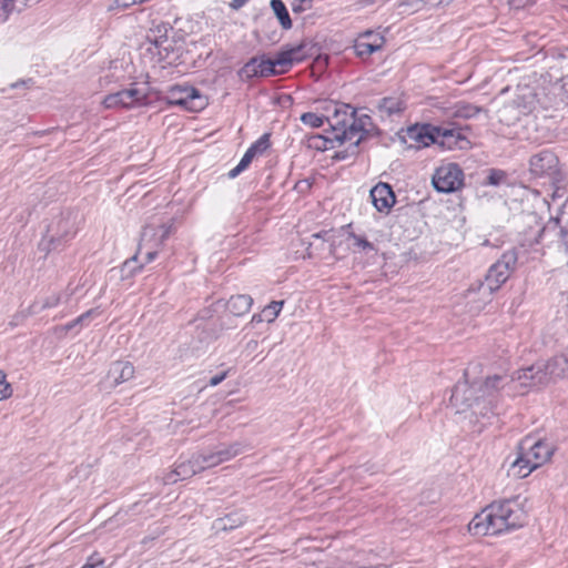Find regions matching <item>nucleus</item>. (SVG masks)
Segmentation results:
<instances>
[{"instance_id": "1", "label": "nucleus", "mask_w": 568, "mask_h": 568, "mask_svg": "<svg viewBox=\"0 0 568 568\" xmlns=\"http://www.w3.org/2000/svg\"><path fill=\"white\" fill-rule=\"evenodd\" d=\"M526 498L495 501L477 514L469 523L474 536L499 535L523 527L527 520Z\"/></svg>"}, {"instance_id": "2", "label": "nucleus", "mask_w": 568, "mask_h": 568, "mask_svg": "<svg viewBox=\"0 0 568 568\" xmlns=\"http://www.w3.org/2000/svg\"><path fill=\"white\" fill-rule=\"evenodd\" d=\"M325 110L327 114L325 120L333 131V138L339 143L348 142L353 148H357L371 126V118L362 115L356 118L355 110L348 104L329 102Z\"/></svg>"}, {"instance_id": "3", "label": "nucleus", "mask_w": 568, "mask_h": 568, "mask_svg": "<svg viewBox=\"0 0 568 568\" xmlns=\"http://www.w3.org/2000/svg\"><path fill=\"white\" fill-rule=\"evenodd\" d=\"M305 47L304 43L286 47L273 59L266 58L265 55L252 58L241 69L240 74L245 78H253L284 73L294 63L305 59Z\"/></svg>"}, {"instance_id": "4", "label": "nucleus", "mask_w": 568, "mask_h": 568, "mask_svg": "<svg viewBox=\"0 0 568 568\" xmlns=\"http://www.w3.org/2000/svg\"><path fill=\"white\" fill-rule=\"evenodd\" d=\"M469 376L470 369L468 368L465 371V381L457 383L453 389L450 405L456 408L457 413L478 407L480 399L491 396L505 379L504 376L494 375L486 377L484 381L469 383Z\"/></svg>"}, {"instance_id": "5", "label": "nucleus", "mask_w": 568, "mask_h": 568, "mask_svg": "<svg viewBox=\"0 0 568 568\" xmlns=\"http://www.w3.org/2000/svg\"><path fill=\"white\" fill-rule=\"evenodd\" d=\"M568 374V349L551 357L547 362H537L518 369L511 377L523 387L545 386L550 382L566 377Z\"/></svg>"}, {"instance_id": "6", "label": "nucleus", "mask_w": 568, "mask_h": 568, "mask_svg": "<svg viewBox=\"0 0 568 568\" xmlns=\"http://www.w3.org/2000/svg\"><path fill=\"white\" fill-rule=\"evenodd\" d=\"M552 453L554 447L548 442L527 437L521 440L519 455L511 463L509 471L518 478H525L532 470L547 463Z\"/></svg>"}, {"instance_id": "7", "label": "nucleus", "mask_w": 568, "mask_h": 568, "mask_svg": "<svg viewBox=\"0 0 568 568\" xmlns=\"http://www.w3.org/2000/svg\"><path fill=\"white\" fill-rule=\"evenodd\" d=\"M77 233L75 219L71 213L54 216L47 226V231L39 242V251L45 255L63 248Z\"/></svg>"}, {"instance_id": "8", "label": "nucleus", "mask_w": 568, "mask_h": 568, "mask_svg": "<svg viewBox=\"0 0 568 568\" xmlns=\"http://www.w3.org/2000/svg\"><path fill=\"white\" fill-rule=\"evenodd\" d=\"M416 139L426 146L435 143L447 150H463L469 144L459 130L437 125L422 126Z\"/></svg>"}, {"instance_id": "9", "label": "nucleus", "mask_w": 568, "mask_h": 568, "mask_svg": "<svg viewBox=\"0 0 568 568\" xmlns=\"http://www.w3.org/2000/svg\"><path fill=\"white\" fill-rule=\"evenodd\" d=\"M515 263L516 256L507 253L490 266L485 277V283H479L478 285V291L481 292L487 301L508 280Z\"/></svg>"}, {"instance_id": "10", "label": "nucleus", "mask_w": 568, "mask_h": 568, "mask_svg": "<svg viewBox=\"0 0 568 568\" xmlns=\"http://www.w3.org/2000/svg\"><path fill=\"white\" fill-rule=\"evenodd\" d=\"M169 234L170 226L165 224L146 225L141 233L139 247L133 260H136L140 255H144L145 263L152 262L158 255L159 248L169 236Z\"/></svg>"}, {"instance_id": "11", "label": "nucleus", "mask_w": 568, "mask_h": 568, "mask_svg": "<svg viewBox=\"0 0 568 568\" xmlns=\"http://www.w3.org/2000/svg\"><path fill=\"white\" fill-rule=\"evenodd\" d=\"M164 100L172 105L181 106L191 112H197L205 108L206 99L193 87L173 85L171 87Z\"/></svg>"}, {"instance_id": "12", "label": "nucleus", "mask_w": 568, "mask_h": 568, "mask_svg": "<svg viewBox=\"0 0 568 568\" xmlns=\"http://www.w3.org/2000/svg\"><path fill=\"white\" fill-rule=\"evenodd\" d=\"M464 173L456 163H445L433 174V185L442 193H450L463 185Z\"/></svg>"}, {"instance_id": "13", "label": "nucleus", "mask_w": 568, "mask_h": 568, "mask_svg": "<svg viewBox=\"0 0 568 568\" xmlns=\"http://www.w3.org/2000/svg\"><path fill=\"white\" fill-rule=\"evenodd\" d=\"M372 203L378 212H388L396 202L389 184L379 182L369 192Z\"/></svg>"}, {"instance_id": "14", "label": "nucleus", "mask_w": 568, "mask_h": 568, "mask_svg": "<svg viewBox=\"0 0 568 568\" xmlns=\"http://www.w3.org/2000/svg\"><path fill=\"white\" fill-rule=\"evenodd\" d=\"M557 163V156L551 151L544 150L530 158V172L536 176H542L552 172Z\"/></svg>"}, {"instance_id": "15", "label": "nucleus", "mask_w": 568, "mask_h": 568, "mask_svg": "<svg viewBox=\"0 0 568 568\" xmlns=\"http://www.w3.org/2000/svg\"><path fill=\"white\" fill-rule=\"evenodd\" d=\"M384 44V38L371 31L362 34L355 42L354 49L358 57H368L379 50Z\"/></svg>"}, {"instance_id": "16", "label": "nucleus", "mask_w": 568, "mask_h": 568, "mask_svg": "<svg viewBox=\"0 0 568 568\" xmlns=\"http://www.w3.org/2000/svg\"><path fill=\"white\" fill-rule=\"evenodd\" d=\"M134 366L126 361L114 362L108 372V378L112 381L113 386H118L133 378Z\"/></svg>"}, {"instance_id": "17", "label": "nucleus", "mask_w": 568, "mask_h": 568, "mask_svg": "<svg viewBox=\"0 0 568 568\" xmlns=\"http://www.w3.org/2000/svg\"><path fill=\"white\" fill-rule=\"evenodd\" d=\"M116 93L121 99L122 108L126 109L141 104L148 98L146 91L136 87H131Z\"/></svg>"}, {"instance_id": "18", "label": "nucleus", "mask_w": 568, "mask_h": 568, "mask_svg": "<svg viewBox=\"0 0 568 568\" xmlns=\"http://www.w3.org/2000/svg\"><path fill=\"white\" fill-rule=\"evenodd\" d=\"M253 298L250 295L241 294L232 296L227 304V311L235 315V316H242L246 314L252 306Z\"/></svg>"}, {"instance_id": "19", "label": "nucleus", "mask_w": 568, "mask_h": 568, "mask_svg": "<svg viewBox=\"0 0 568 568\" xmlns=\"http://www.w3.org/2000/svg\"><path fill=\"white\" fill-rule=\"evenodd\" d=\"M245 518L240 513L230 514L223 518H219L214 521V528L216 530H230L243 525Z\"/></svg>"}, {"instance_id": "20", "label": "nucleus", "mask_w": 568, "mask_h": 568, "mask_svg": "<svg viewBox=\"0 0 568 568\" xmlns=\"http://www.w3.org/2000/svg\"><path fill=\"white\" fill-rule=\"evenodd\" d=\"M377 106L381 113L389 116L402 112L404 109V102L399 98L389 97L382 99Z\"/></svg>"}, {"instance_id": "21", "label": "nucleus", "mask_w": 568, "mask_h": 568, "mask_svg": "<svg viewBox=\"0 0 568 568\" xmlns=\"http://www.w3.org/2000/svg\"><path fill=\"white\" fill-rule=\"evenodd\" d=\"M178 475H180L181 479L190 478L202 471V467L199 466L197 460L194 455L191 456L186 462H182L176 465Z\"/></svg>"}, {"instance_id": "22", "label": "nucleus", "mask_w": 568, "mask_h": 568, "mask_svg": "<svg viewBox=\"0 0 568 568\" xmlns=\"http://www.w3.org/2000/svg\"><path fill=\"white\" fill-rule=\"evenodd\" d=\"M271 8L277 17L281 26L284 29H291L292 20L290 18L288 11L282 0H272Z\"/></svg>"}, {"instance_id": "23", "label": "nucleus", "mask_w": 568, "mask_h": 568, "mask_svg": "<svg viewBox=\"0 0 568 568\" xmlns=\"http://www.w3.org/2000/svg\"><path fill=\"white\" fill-rule=\"evenodd\" d=\"M214 452L216 454L219 463L222 464L241 454L242 445L240 443H233L227 446H221Z\"/></svg>"}, {"instance_id": "24", "label": "nucleus", "mask_w": 568, "mask_h": 568, "mask_svg": "<svg viewBox=\"0 0 568 568\" xmlns=\"http://www.w3.org/2000/svg\"><path fill=\"white\" fill-rule=\"evenodd\" d=\"M481 109L470 103L460 102L454 108V116L462 119H470L477 115Z\"/></svg>"}, {"instance_id": "25", "label": "nucleus", "mask_w": 568, "mask_h": 568, "mask_svg": "<svg viewBox=\"0 0 568 568\" xmlns=\"http://www.w3.org/2000/svg\"><path fill=\"white\" fill-rule=\"evenodd\" d=\"M199 466L202 467V471L220 465L215 452H202L194 454Z\"/></svg>"}, {"instance_id": "26", "label": "nucleus", "mask_w": 568, "mask_h": 568, "mask_svg": "<svg viewBox=\"0 0 568 568\" xmlns=\"http://www.w3.org/2000/svg\"><path fill=\"white\" fill-rule=\"evenodd\" d=\"M72 294H73V292H70V293H68V292H65V293H52V294L48 295L47 297H44L41 301L40 308L44 310V308L55 307V306H58L61 303L63 296L69 298Z\"/></svg>"}, {"instance_id": "27", "label": "nucleus", "mask_w": 568, "mask_h": 568, "mask_svg": "<svg viewBox=\"0 0 568 568\" xmlns=\"http://www.w3.org/2000/svg\"><path fill=\"white\" fill-rule=\"evenodd\" d=\"M348 240L352 241L353 246L357 247L361 251H364V252L376 251L373 243L367 241L364 236H361V235H357V234L351 232L348 234Z\"/></svg>"}, {"instance_id": "28", "label": "nucleus", "mask_w": 568, "mask_h": 568, "mask_svg": "<svg viewBox=\"0 0 568 568\" xmlns=\"http://www.w3.org/2000/svg\"><path fill=\"white\" fill-rule=\"evenodd\" d=\"M283 304H284L283 301H280V302L274 301L271 304H268L266 307H264V310L262 312H263V316H264L265 321L268 323L274 322L275 318L278 316Z\"/></svg>"}, {"instance_id": "29", "label": "nucleus", "mask_w": 568, "mask_h": 568, "mask_svg": "<svg viewBox=\"0 0 568 568\" xmlns=\"http://www.w3.org/2000/svg\"><path fill=\"white\" fill-rule=\"evenodd\" d=\"M325 116L318 115L314 112H306L301 115V121L311 126V128H320L323 125Z\"/></svg>"}, {"instance_id": "30", "label": "nucleus", "mask_w": 568, "mask_h": 568, "mask_svg": "<svg viewBox=\"0 0 568 568\" xmlns=\"http://www.w3.org/2000/svg\"><path fill=\"white\" fill-rule=\"evenodd\" d=\"M254 158L255 156L252 153L246 151L245 154L243 155V158L241 159L240 163L234 169H232L230 171L229 176L230 178L237 176L241 172H243L251 164V162Z\"/></svg>"}, {"instance_id": "31", "label": "nucleus", "mask_w": 568, "mask_h": 568, "mask_svg": "<svg viewBox=\"0 0 568 568\" xmlns=\"http://www.w3.org/2000/svg\"><path fill=\"white\" fill-rule=\"evenodd\" d=\"M268 146V135L264 134L255 143H253L247 151L256 156L257 154H262L264 151H266Z\"/></svg>"}, {"instance_id": "32", "label": "nucleus", "mask_w": 568, "mask_h": 568, "mask_svg": "<svg viewBox=\"0 0 568 568\" xmlns=\"http://www.w3.org/2000/svg\"><path fill=\"white\" fill-rule=\"evenodd\" d=\"M506 178V174L501 170H490L487 175V184L488 185H499Z\"/></svg>"}, {"instance_id": "33", "label": "nucleus", "mask_w": 568, "mask_h": 568, "mask_svg": "<svg viewBox=\"0 0 568 568\" xmlns=\"http://www.w3.org/2000/svg\"><path fill=\"white\" fill-rule=\"evenodd\" d=\"M102 104L104 105L105 109L122 108L121 99L119 98L116 92L108 94L103 99Z\"/></svg>"}, {"instance_id": "34", "label": "nucleus", "mask_w": 568, "mask_h": 568, "mask_svg": "<svg viewBox=\"0 0 568 568\" xmlns=\"http://www.w3.org/2000/svg\"><path fill=\"white\" fill-rule=\"evenodd\" d=\"M179 480H182V479H181L180 475H178V468L176 467L174 469H171V470L166 471L163 475V477H162V481L165 485L175 484Z\"/></svg>"}, {"instance_id": "35", "label": "nucleus", "mask_w": 568, "mask_h": 568, "mask_svg": "<svg viewBox=\"0 0 568 568\" xmlns=\"http://www.w3.org/2000/svg\"><path fill=\"white\" fill-rule=\"evenodd\" d=\"M12 395L10 384L6 382V378H0V400L9 398Z\"/></svg>"}, {"instance_id": "36", "label": "nucleus", "mask_w": 568, "mask_h": 568, "mask_svg": "<svg viewBox=\"0 0 568 568\" xmlns=\"http://www.w3.org/2000/svg\"><path fill=\"white\" fill-rule=\"evenodd\" d=\"M226 376H227V372H223L219 375H215V376L211 377L209 385L217 386L220 383H222L226 378Z\"/></svg>"}, {"instance_id": "37", "label": "nucleus", "mask_w": 568, "mask_h": 568, "mask_svg": "<svg viewBox=\"0 0 568 568\" xmlns=\"http://www.w3.org/2000/svg\"><path fill=\"white\" fill-rule=\"evenodd\" d=\"M93 314V311H88L81 316H79L73 323L68 325V328H72L75 324L83 323L84 321L89 320Z\"/></svg>"}, {"instance_id": "38", "label": "nucleus", "mask_w": 568, "mask_h": 568, "mask_svg": "<svg viewBox=\"0 0 568 568\" xmlns=\"http://www.w3.org/2000/svg\"><path fill=\"white\" fill-rule=\"evenodd\" d=\"M82 568H103V560L90 558V561L87 562Z\"/></svg>"}, {"instance_id": "39", "label": "nucleus", "mask_w": 568, "mask_h": 568, "mask_svg": "<svg viewBox=\"0 0 568 568\" xmlns=\"http://www.w3.org/2000/svg\"><path fill=\"white\" fill-rule=\"evenodd\" d=\"M327 139H324L323 136L321 135H316V136H313L311 139V141H313V145L316 148V149H321V148H325V142H326Z\"/></svg>"}, {"instance_id": "40", "label": "nucleus", "mask_w": 568, "mask_h": 568, "mask_svg": "<svg viewBox=\"0 0 568 568\" xmlns=\"http://www.w3.org/2000/svg\"><path fill=\"white\" fill-rule=\"evenodd\" d=\"M508 2L513 8L519 9L532 2V0H508Z\"/></svg>"}, {"instance_id": "41", "label": "nucleus", "mask_w": 568, "mask_h": 568, "mask_svg": "<svg viewBox=\"0 0 568 568\" xmlns=\"http://www.w3.org/2000/svg\"><path fill=\"white\" fill-rule=\"evenodd\" d=\"M248 0H232V2L230 3V7L232 9H240L242 8Z\"/></svg>"}, {"instance_id": "42", "label": "nucleus", "mask_w": 568, "mask_h": 568, "mask_svg": "<svg viewBox=\"0 0 568 568\" xmlns=\"http://www.w3.org/2000/svg\"><path fill=\"white\" fill-rule=\"evenodd\" d=\"M263 321H265L263 313L260 315H253V317H252V322L261 323Z\"/></svg>"}, {"instance_id": "43", "label": "nucleus", "mask_w": 568, "mask_h": 568, "mask_svg": "<svg viewBox=\"0 0 568 568\" xmlns=\"http://www.w3.org/2000/svg\"><path fill=\"white\" fill-rule=\"evenodd\" d=\"M433 4H443V3H449L452 0H428Z\"/></svg>"}, {"instance_id": "44", "label": "nucleus", "mask_w": 568, "mask_h": 568, "mask_svg": "<svg viewBox=\"0 0 568 568\" xmlns=\"http://www.w3.org/2000/svg\"><path fill=\"white\" fill-rule=\"evenodd\" d=\"M24 84H26V82H24V81H21V82H17V83L11 84V87H12L13 89H16V88H18V87H20V85H24Z\"/></svg>"}, {"instance_id": "45", "label": "nucleus", "mask_w": 568, "mask_h": 568, "mask_svg": "<svg viewBox=\"0 0 568 568\" xmlns=\"http://www.w3.org/2000/svg\"><path fill=\"white\" fill-rule=\"evenodd\" d=\"M473 293H474L473 290H469L467 293V298L469 300V302L473 301V298H471Z\"/></svg>"}, {"instance_id": "46", "label": "nucleus", "mask_w": 568, "mask_h": 568, "mask_svg": "<svg viewBox=\"0 0 568 568\" xmlns=\"http://www.w3.org/2000/svg\"><path fill=\"white\" fill-rule=\"evenodd\" d=\"M565 244H566L567 250H568V232L565 234Z\"/></svg>"}, {"instance_id": "47", "label": "nucleus", "mask_w": 568, "mask_h": 568, "mask_svg": "<svg viewBox=\"0 0 568 568\" xmlns=\"http://www.w3.org/2000/svg\"><path fill=\"white\" fill-rule=\"evenodd\" d=\"M0 378H6V374L0 369Z\"/></svg>"}, {"instance_id": "48", "label": "nucleus", "mask_w": 568, "mask_h": 568, "mask_svg": "<svg viewBox=\"0 0 568 568\" xmlns=\"http://www.w3.org/2000/svg\"><path fill=\"white\" fill-rule=\"evenodd\" d=\"M154 43H155L156 47H160V45H162L163 42H160V41L156 40Z\"/></svg>"}]
</instances>
